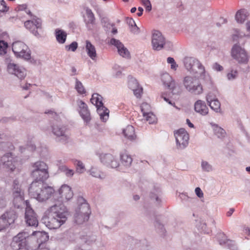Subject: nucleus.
Instances as JSON below:
<instances>
[{
	"mask_svg": "<svg viewBox=\"0 0 250 250\" xmlns=\"http://www.w3.org/2000/svg\"><path fill=\"white\" fill-rule=\"evenodd\" d=\"M67 33L65 31L60 29L55 30V36L57 42L61 44L64 43L66 39Z\"/></svg>",
	"mask_w": 250,
	"mask_h": 250,
	"instance_id": "32",
	"label": "nucleus"
},
{
	"mask_svg": "<svg viewBox=\"0 0 250 250\" xmlns=\"http://www.w3.org/2000/svg\"><path fill=\"white\" fill-rule=\"evenodd\" d=\"M185 68L189 72L196 75L201 79L210 81V78L205 71V67L196 59L192 57H186L184 60Z\"/></svg>",
	"mask_w": 250,
	"mask_h": 250,
	"instance_id": "3",
	"label": "nucleus"
},
{
	"mask_svg": "<svg viewBox=\"0 0 250 250\" xmlns=\"http://www.w3.org/2000/svg\"><path fill=\"white\" fill-rule=\"evenodd\" d=\"M7 70L9 73L15 75L20 79H23L26 74L24 68L14 63H9L8 64Z\"/></svg>",
	"mask_w": 250,
	"mask_h": 250,
	"instance_id": "16",
	"label": "nucleus"
},
{
	"mask_svg": "<svg viewBox=\"0 0 250 250\" xmlns=\"http://www.w3.org/2000/svg\"><path fill=\"white\" fill-rule=\"evenodd\" d=\"M182 84L188 92L194 95H200L203 92V86L201 83L197 82L196 76L187 75L183 77Z\"/></svg>",
	"mask_w": 250,
	"mask_h": 250,
	"instance_id": "5",
	"label": "nucleus"
},
{
	"mask_svg": "<svg viewBox=\"0 0 250 250\" xmlns=\"http://www.w3.org/2000/svg\"><path fill=\"white\" fill-rule=\"evenodd\" d=\"M31 176L34 179V181L42 182L49 177L48 170H32Z\"/></svg>",
	"mask_w": 250,
	"mask_h": 250,
	"instance_id": "23",
	"label": "nucleus"
},
{
	"mask_svg": "<svg viewBox=\"0 0 250 250\" xmlns=\"http://www.w3.org/2000/svg\"><path fill=\"white\" fill-rule=\"evenodd\" d=\"M33 235L36 236V241L40 246L41 244L47 241L49 238L47 233L43 231H36L33 233Z\"/></svg>",
	"mask_w": 250,
	"mask_h": 250,
	"instance_id": "30",
	"label": "nucleus"
},
{
	"mask_svg": "<svg viewBox=\"0 0 250 250\" xmlns=\"http://www.w3.org/2000/svg\"><path fill=\"white\" fill-rule=\"evenodd\" d=\"M151 43L153 50L159 51L164 47L166 40L160 32L155 31L152 34Z\"/></svg>",
	"mask_w": 250,
	"mask_h": 250,
	"instance_id": "12",
	"label": "nucleus"
},
{
	"mask_svg": "<svg viewBox=\"0 0 250 250\" xmlns=\"http://www.w3.org/2000/svg\"><path fill=\"white\" fill-rule=\"evenodd\" d=\"M97 108L98 113L99 114L100 117L101 116L102 113H103V112H104V109H108L107 108L104 106V105H101L100 106H98L97 107Z\"/></svg>",
	"mask_w": 250,
	"mask_h": 250,
	"instance_id": "60",
	"label": "nucleus"
},
{
	"mask_svg": "<svg viewBox=\"0 0 250 250\" xmlns=\"http://www.w3.org/2000/svg\"><path fill=\"white\" fill-rule=\"evenodd\" d=\"M24 26L36 36H39L40 34L38 31L41 29L42 21L40 19L36 16H33L31 20H28L24 22Z\"/></svg>",
	"mask_w": 250,
	"mask_h": 250,
	"instance_id": "14",
	"label": "nucleus"
},
{
	"mask_svg": "<svg viewBox=\"0 0 250 250\" xmlns=\"http://www.w3.org/2000/svg\"><path fill=\"white\" fill-rule=\"evenodd\" d=\"M7 204L6 200L4 197H0V208H3L6 207Z\"/></svg>",
	"mask_w": 250,
	"mask_h": 250,
	"instance_id": "61",
	"label": "nucleus"
},
{
	"mask_svg": "<svg viewBox=\"0 0 250 250\" xmlns=\"http://www.w3.org/2000/svg\"><path fill=\"white\" fill-rule=\"evenodd\" d=\"M146 117V120L149 123V124H153L156 122V118L155 116L152 113H148V114H146V116H144Z\"/></svg>",
	"mask_w": 250,
	"mask_h": 250,
	"instance_id": "46",
	"label": "nucleus"
},
{
	"mask_svg": "<svg viewBox=\"0 0 250 250\" xmlns=\"http://www.w3.org/2000/svg\"><path fill=\"white\" fill-rule=\"evenodd\" d=\"M210 108L215 112L221 113V104L219 100L217 99L208 103Z\"/></svg>",
	"mask_w": 250,
	"mask_h": 250,
	"instance_id": "39",
	"label": "nucleus"
},
{
	"mask_svg": "<svg viewBox=\"0 0 250 250\" xmlns=\"http://www.w3.org/2000/svg\"><path fill=\"white\" fill-rule=\"evenodd\" d=\"M115 23L110 22H105L104 26L105 28L106 32L112 30V28L115 26Z\"/></svg>",
	"mask_w": 250,
	"mask_h": 250,
	"instance_id": "56",
	"label": "nucleus"
},
{
	"mask_svg": "<svg viewBox=\"0 0 250 250\" xmlns=\"http://www.w3.org/2000/svg\"><path fill=\"white\" fill-rule=\"evenodd\" d=\"M231 56L238 63L247 64L249 62L248 53L244 48L236 43L231 50Z\"/></svg>",
	"mask_w": 250,
	"mask_h": 250,
	"instance_id": "6",
	"label": "nucleus"
},
{
	"mask_svg": "<svg viewBox=\"0 0 250 250\" xmlns=\"http://www.w3.org/2000/svg\"><path fill=\"white\" fill-rule=\"evenodd\" d=\"M8 10V7L6 5L5 2L4 0H0V11L5 12Z\"/></svg>",
	"mask_w": 250,
	"mask_h": 250,
	"instance_id": "55",
	"label": "nucleus"
},
{
	"mask_svg": "<svg viewBox=\"0 0 250 250\" xmlns=\"http://www.w3.org/2000/svg\"><path fill=\"white\" fill-rule=\"evenodd\" d=\"M214 134L217 136L218 138H222L225 136L226 132L222 128L215 125L213 128Z\"/></svg>",
	"mask_w": 250,
	"mask_h": 250,
	"instance_id": "43",
	"label": "nucleus"
},
{
	"mask_svg": "<svg viewBox=\"0 0 250 250\" xmlns=\"http://www.w3.org/2000/svg\"><path fill=\"white\" fill-rule=\"evenodd\" d=\"M89 217L87 215H83L82 213H75L74 214L75 221L78 224H82L87 221L89 219Z\"/></svg>",
	"mask_w": 250,
	"mask_h": 250,
	"instance_id": "37",
	"label": "nucleus"
},
{
	"mask_svg": "<svg viewBox=\"0 0 250 250\" xmlns=\"http://www.w3.org/2000/svg\"><path fill=\"white\" fill-rule=\"evenodd\" d=\"M194 110L197 113L203 116L207 115L208 112V108L205 102L201 100H198L195 103Z\"/></svg>",
	"mask_w": 250,
	"mask_h": 250,
	"instance_id": "24",
	"label": "nucleus"
},
{
	"mask_svg": "<svg viewBox=\"0 0 250 250\" xmlns=\"http://www.w3.org/2000/svg\"><path fill=\"white\" fill-rule=\"evenodd\" d=\"M78 206L76 209L75 213H82L83 215H87L89 216L90 213L89 206L83 197H79L78 199Z\"/></svg>",
	"mask_w": 250,
	"mask_h": 250,
	"instance_id": "19",
	"label": "nucleus"
},
{
	"mask_svg": "<svg viewBox=\"0 0 250 250\" xmlns=\"http://www.w3.org/2000/svg\"><path fill=\"white\" fill-rule=\"evenodd\" d=\"M78 48V43L76 42H72L70 45H65V48L66 50L69 51H71L74 52Z\"/></svg>",
	"mask_w": 250,
	"mask_h": 250,
	"instance_id": "48",
	"label": "nucleus"
},
{
	"mask_svg": "<svg viewBox=\"0 0 250 250\" xmlns=\"http://www.w3.org/2000/svg\"><path fill=\"white\" fill-rule=\"evenodd\" d=\"M12 50L17 57L25 60L30 59V50L28 47L21 41L15 42L12 44Z\"/></svg>",
	"mask_w": 250,
	"mask_h": 250,
	"instance_id": "7",
	"label": "nucleus"
},
{
	"mask_svg": "<svg viewBox=\"0 0 250 250\" xmlns=\"http://www.w3.org/2000/svg\"><path fill=\"white\" fill-rule=\"evenodd\" d=\"M21 165V159L14 156L11 153H8L2 156L0 159V167L6 169L8 171L19 172Z\"/></svg>",
	"mask_w": 250,
	"mask_h": 250,
	"instance_id": "4",
	"label": "nucleus"
},
{
	"mask_svg": "<svg viewBox=\"0 0 250 250\" xmlns=\"http://www.w3.org/2000/svg\"><path fill=\"white\" fill-rule=\"evenodd\" d=\"M128 85L130 89H134L139 86L137 80L135 79L131 78L128 82Z\"/></svg>",
	"mask_w": 250,
	"mask_h": 250,
	"instance_id": "49",
	"label": "nucleus"
},
{
	"mask_svg": "<svg viewBox=\"0 0 250 250\" xmlns=\"http://www.w3.org/2000/svg\"><path fill=\"white\" fill-rule=\"evenodd\" d=\"M201 166L203 171L207 172H211L213 170L212 166L206 161H202Z\"/></svg>",
	"mask_w": 250,
	"mask_h": 250,
	"instance_id": "42",
	"label": "nucleus"
},
{
	"mask_svg": "<svg viewBox=\"0 0 250 250\" xmlns=\"http://www.w3.org/2000/svg\"><path fill=\"white\" fill-rule=\"evenodd\" d=\"M30 60V62L34 64H41V62L40 60L35 59L34 58H31L29 59Z\"/></svg>",
	"mask_w": 250,
	"mask_h": 250,
	"instance_id": "64",
	"label": "nucleus"
},
{
	"mask_svg": "<svg viewBox=\"0 0 250 250\" xmlns=\"http://www.w3.org/2000/svg\"><path fill=\"white\" fill-rule=\"evenodd\" d=\"M75 88L79 94H82L85 93V90L82 83L76 79Z\"/></svg>",
	"mask_w": 250,
	"mask_h": 250,
	"instance_id": "45",
	"label": "nucleus"
},
{
	"mask_svg": "<svg viewBox=\"0 0 250 250\" xmlns=\"http://www.w3.org/2000/svg\"><path fill=\"white\" fill-rule=\"evenodd\" d=\"M32 170H48V166L42 161H37L32 165Z\"/></svg>",
	"mask_w": 250,
	"mask_h": 250,
	"instance_id": "36",
	"label": "nucleus"
},
{
	"mask_svg": "<svg viewBox=\"0 0 250 250\" xmlns=\"http://www.w3.org/2000/svg\"><path fill=\"white\" fill-rule=\"evenodd\" d=\"M81 239L85 243L89 245H95L99 246L102 245L101 239H98L96 235L93 234L82 236Z\"/></svg>",
	"mask_w": 250,
	"mask_h": 250,
	"instance_id": "25",
	"label": "nucleus"
},
{
	"mask_svg": "<svg viewBox=\"0 0 250 250\" xmlns=\"http://www.w3.org/2000/svg\"><path fill=\"white\" fill-rule=\"evenodd\" d=\"M85 49L88 56L92 60H95L97 53L95 46L89 41H86Z\"/></svg>",
	"mask_w": 250,
	"mask_h": 250,
	"instance_id": "27",
	"label": "nucleus"
},
{
	"mask_svg": "<svg viewBox=\"0 0 250 250\" xmlns=\"http://www.w3.org/2000/svg\"><path fill=\"white\" fill-rule=\"evenodd\" d=\"M77 104L79 107V113L81 116L84 122L87 123H89L91 120V117L86 104L82 100H78Z\"/></svg>",
	"mask_w": 250,
	"mask_h": 250,
	"instance_id": "18",
	"label": "nucleus"
},
{
	"mask_svg": "<svg viewBox=\"0 0 250 250\" xmlns=\"http://www.w3.org/2000/svg\"><path fill=\"white\" fill-rule=\"evenodd\" d=\"M29 235V234L26 231L19 232L13 238L10 244L11 248L13 250L23 249L26 246V243L27 242V239Z\"/></svg>",
	"mask_w": 250,
	"mask_h": 250,
	"instance_id": "8",
	"label": "nucleus"
},
{
	"mask_svg": "<svg viewBox=\"0 0 250 250\" xmlns=\"http://www.w3.org/2000/svg\"><path fill=\"white\" fill-rule=\"evenodd\" d=\"M24 194V191L21 188L19 181L16 179L13 182V188L12 195Z\"/></svg>",
	"mask_w": 250,
	"mask_h": 250,
	"instance_id": "38",
	"label": "nucleus"
},
{
	"mask_svg": "<svg viewBox=\"0 0 250 250\" xmlns=\"http://www.w3.org/2000/svg\"><path fill=\"white\" fill-rule=\"evenodd\" d=\"M213 68L217 71H220L223 69V67L217 62L213 64Z\"/></svg>",
	"mask_w": 250,
	"mask_h": 250,
	"instance_id": "63",
	"label": "nucleus"
},
{
	"mask_svg": "<svg viewBox=\"0 0 250 250\" xmlns=\"http://www.w3.org/2000/svg\"><path fill=\"white\" fill-rule=\"evenodd\" d=\"M59 169L61 171L64 173L65 176L67 177L71 178L74 174V171L73 169L68 168L65 166H62L60 167Z\"/></svg>",
	"mask_w": 250,
	"mask_h": 250,
	"instance_id": "41",
	"label": "nucleus"
},
{
	"mask_svg": "<svg viewBox=\"0 0 250 250\" xmlns=\"http://www.w3.org/2000/svg\"><path fill=\"white\" fill-rule=\"evenodd\" d=\"M26 243V246L23 248L25 250H36L38 247H41L34 238L29 237Z\"/></svg>",
	"mask_w": 250,
	"mask_h": 250,
	"instance_id": "34",
	"label": "nucleus"
},
{
	"mask_svg": "<svg viewBox=\"0 0 250 250\" xmlns=\"http://www.w3.org/2000/svg\"><path fill=\"white\" fill-rule=\"evenodd\" d=\"M120 160L122 165L126 168L130 167L132 162L131 156L126 153L121 154Z\"/></svg>",
	"mask_w": 250,
	"mask_h": 250,
	"instance_id": "33",
	"label": "nucleus"
},
{
	"mask_svg": "<svg viewBox=\"0 0 250 250\" xmlns=\"http://www.w3.org/2000/svg\"><path fill=\"white\" fill-rule=\"evenodd\" d=\"M25 219L27 224L29 226H37L38 220L37 215L31 208L28 200L25 201Z\"/></svg>",
	"mask_w": 250,
	"mask_h": 250,
	"instance_id": "11",
	"label": "nucleus"
},
{
	"mask_svg": "<svg viewBox=\"0 0 250 250\" xmlns=\"http://www.w3.org/2000/svg\"><path fill=\"white\" fill-rule=\"evenodd\" d=\"M29 194L40 202H43L49 199L54 193V189L42 182L33 181L28 189Z\"/></svg>",
	"mask_w": 250,
	"mask_h": 250,
	"instance_id": "2",
	"label": "nucleus"
},
{
	"mask_svg": "<svg viewBox=\"0 0 250 250\" xmlns=\"http://www.w3.org/2000/svg\"><path fill=\"white\" fill-rule=\"evenodd\" d=\"M18 215L16 211L10 209L7 210L0 217L5 225V227L7 228L9 225L14 223L15 220L17 218Z\"/></svg>",
	"mask_w": 250,
	"mask_h": 250,
	"instance_id": "17",
	"label": "nucleus"
},
{
	"mask_svg": "<svg viewBox=\"0 0 250 250\" xmlns=\"http://www.w3.org/2000/svg\"><path fill=\"white\" fill-rule=\"evenodd\" d=\"M59 193L62 199L67 201L71 199L73 196V192L71 188L66 185H63L61 187L59 190Z\"/></svg>",
	"mask_w": 250,
	"mask_h": 250,
	"instance_id": "21",
	"label": "nucleus"
},
{
	"mask_svg": "<svg viewBox=\"0 0 250 250\" xmlns=\"http://www.w3.org/2000/svg\"><path fill=\"white\" fill-rule=\"evenodd\" d=\"M237 71L236 70H231L230 72H229L227 74L228 79L229 80H233L235 79L237 77Z\"/></svg>",
	"mask_w": 250,
	"mask_h": 250,
	"instance_id": "53",
	"label": "nucleus"
},
{
	"mask_svg": "<svg viewBox=\"0 0 250 250\" xmlns=\"http://www.w3.org/2000/svg\"><path fill=\"white\" fill-rule=\"evenodd\" d=\"M206 99L208 103L217 99V98H215L214 94L212 92L208 93L206 96Z\"/></svg>",
	"mask_w": 250,
	"mask_h": 250,
	"instance_id": "54",
	"label": "nucleus"
},
{
	"mask_svg": "<svg viewBox=\"0 0 250 250\" xmlns=\"http://www.w3.org/2000/svg\"><path fill=\"white\" fill-rule=\"evenodd\" d=\"M101 162L107 167L116 168L119 167V162L114 156L109 153L101 154L99 156Z\"/></svg>",
	"mask_w": 250,
	"mask_h": 250,
	"instance_id": "13",
	"label": "nucleus"
},
{
	"mask_svg": "<svg viewBox=\"0 0 250 250\" xmlns=\"http://www.w3.org/2000/svg\"><path fill=\"white\" fill-rule=\"evenodd\" d=\"M130 32L135 35H137L140 32V29L136 24L133 25L129 28Z\"/></svg>",
	"mask_w": 250,
	"mask_h": 250,
	"instance_id": "57",
	"label": "nucleus"
},
{
	"mask_svg": "<svg viewBox=\"0 0 250 250\" xmlns=\"http://www.w3.org/2000/svg\"><path fill=\"white\" fill-rule=\"evenodd\" d=\"M108 43L110 45L115 46L118 50L119 54L122 57L126 59L130 58L129 51L119 40L112 38L108 41Z\"/></svg>",
	"mask_w": 250,
	"mask_h": 250,
	"instance_id": "15",
	"label": "nucleus"
},
{
	"mask_svg": "<svg viewBox=\"0 0 250 250\" xmlns=\"http://www.w3.org/2000/svg\"><path fill=\"white\" fill-rule=\"evenodd\" d=\"M126 21L129 28L136 24L135 22L132 18H127L126 19Z\"/></svg>",
	"mask_w": 250,
	"mask_h": 250,
	"instance_id": "62",
	"label": "nucleus"
},
{
	"mask_svg": "<svg viewBox=\"0 0 250 250\" xmlns=\"http://www.w3.org/2000/svg\"><path fill=\"white\" fill-rule=\"evenodd\" d=\"M174 136L176 139V146L178 149H183L187 147L188 143L189 136L187 132L184 128H180L175 131Z\"/></svg>",
	"mask_w": 250,
	"mask_h": 250,
	"instance_id": "10",
	"label": "nucleus"
},
{
	"mask_svg": "<svg viewBox=\"0 0 250 250\" xmlns=\"http://www.w3.org/2000/svg\"><path fill=\"white\" fill-rule=\"evenodd\" d=\"M89 174L94 178L103 180L106 177V174L96 167H92L88 170Z\"/></svg>",
	"mask_w": 250,
	"mask_h": 250,
	"instance_id": "26",
	"label": "nucleus"
},
{
	"mask_svg": "<svg viewBox=\"0 0 250 250\" xmlns=\"http://www.w3.org/2000/svg\"><path fill=\"white\" fill-rule=\"evenodd\" d=\"M249 16V12L245 9L238 10L235 15V20L237 22L243 23Z\"/></svg>",
	"mask_w": 250,
	"mask_h": 250,
	"instance_id": "29",
	"label": "nucleus"
},
{
	"mask_svg": "<svg viewBox=\"0 0 250 250\" xmlns=\"http://www.w3.org/2000/svg\"><path fill=\"white\" fill-rule=\"evenodd\" d=\"M103 97L98 93H94L90 99L91 103L96 106V107L104 105L102 102Z\"/></svg>",
	"mask_w": 250,
	"mask_h": 250,
	"instance_id": "35",
	"label": "nucleus"
},
{
	"mask_svg": "<svg viewBox=\"0 0 250 250\" xmlns=\"http://www.w3.org/2000/svg\"><path fill=\"white\" fill-rule=\"evenodd\" d=\"M52 132L56 136V140L62 143H66L69 139L66 127L60 124H54L52 126Z\"/></svg>",
	"mask_w": 250,
	"mask_h": 250,
	"instance_id": "9",
	"label": "nucleus"
},
{
	"mask_svg": "<svg viewBox=\"0 0 250 250\" xmlns=\"http://www.w3.org/2000/svg\"><path fill=\"white\" fill-rule=\"evenodd\" d=\"M161 80L164 84L166 86L171 92L174 93V91L175 86V82L172 77L167 73H164L161 75Z\"/></svg>",
	"mask_w": 250,
	"mask_h": 250,
	"instance_id": "20",
	"label": "nucleus"
},
{
	"mask_svg": "<svg viewBox=\"0 0 250 250\" xmlns=\"http://www.w3.org/2000/svg\"><path fill=\"white\" fill-rule=\"evenodd\" d=\"M46 216L43 223L50 229H56L63 224L69 215L66 207L61 203H57L50 207L45 212Z\"/></svg>",
	"mask_w": 250,
	"mask_h": 250,
	"instance_id": "1",
	"label": "nucleus"
},
{
	"mask_svg": "<svg viewBox=\"0 0 250 250\" xmlns=\"http://www.w3.org/2000/svg\"><path fill=\"white\" fill-rule=\"evenodd\" d=\"M195 192L196 195L198 197H199V198L203 197V196H204L203 192H202V190L201 189V188H199V187L196 188L195 189Z\"/></svg>",
	"mask_w": 250,
	"mask_h": 250,
	"instance_id": "59",
	"label": "nucleus"
},
{
	"mask_svg": "<svg viewBox=\"0 0 250 250\" xmlns=\"http://www.w3.org/2000/svg\"><path fill=\"white\" fill-rule=\"evenodd\" d=\"M83 9L85 11V15L83 16L84 21L87 26L91 29V25L94 24L95 18L94 15L91 10L87 7H84Z\"/></svg>",
	"mask_w": 250,
	"mask_h": 250,
	"instance_id": "22",
	"label": "nucleus"
},
{
	"mask_svg": "<svg viewBox=\"0 0 250 250\" xmlns=\"http://www.w3.org/2000/svg\"><path fill=\"white\" fill-rule=\"evenodd\" d=\"M74 164L76 166V172L79 174H82L85 170V168L83 163L79 160H75Z\"/></svg>",
	"mask_w": 250,
	"mask_h": 250,
	"instance_id": "40",
	"label": "nucleus"
},
{
	"mask_svg": "<svg viewBox=\"0 0 250 250\" xmlns=\"http://www.w3.org/2000/svg\"><path fill=\"white\" fill-rule=\"evenodd\" d=\"M109 111L108 109H104V112L100 117L101 120L103 122H106L109 118Z\"/></svg>",
	"mask_w": 250,
	"mask_h": 250,
	"instance_id": "52",
	"label": "nucleus"
},
{
	"mask_svg": "<svg viewBox=\"0 0 250 250\" xmlns=\"http://www.w3.org/2000/svg\"><path fill=\"white\" fill-rule=\"evenodd\" d=\"M13 204L15 208H21L25 202L24 201V194L13 195Z\"/></svg>",
	"mask_w": 250,
	"mask_h": 250,
	"instance_id": "28",
	"label": "nucleus"
},
{
	"mask_svg": "<svg viewBox=\"0 0 250 250\" xmlns=\"http://www.w3.org/2000/svg\"><path fill=\"white\" fill-rule=\"evenodd\" d=\"M167 62L168 63L171 64V69L173 70H176L177 68L178 67V65L176 64V62H175V60L173 58L171 57H168L167 59Z\"/></svg>",
	"mask_w": 250,
	"mask_h": 250,
	"instance_id": "50",
	"label": "nucleus"
},
{
	"mask_svg": "<svg viewBox=\"0 0 250 250\" xmlns=\"http://www.w3.org/2000/svg\"><path fill=\"white\" fill-rule=\"evenodd\" d=\"M7 47V42L3 41H0V55H4L6 53Z\"/></svg>",
	"mask_w": 250,
	"mask_h": 250,
	"instance_id": "47",
	"label": "nucleus"
},
{
	"mask_svg": "<svg viewBox=\"0 0 250 250\" xmlns=\"http://www.w3.org/2000/svg\"><path fill=\"white\" fill-rule=\"evenodd\" d=\"M143 4L146 7V10L151 11L152 9L151 4L149 0H140Z\"/></svg>",
	"mask_w": 250,
	"mask_h": 250,
	"instance_id": "51",
	"label": "nucleus"
},
{
	"mask_svg": "<svg viewBox=\"0 0 250 250\" xmlns=\"http://www.w3.org/2000/svg\"><path fill=\"white\" fill-rule=\"evenodd\" d=\"M123 132L124 136L129 140H133L136 138L134 127L132 125H128L123 129Z\"/></svg>",
	"mask_w": 250,
	"mask_h": 250,
	"instance_id": "31",
	"label": "nucleus"
},
{
	"mask_svg": "<svg viewBox=\"0 0 250 250\" xmlns=\"http://www.w3.org/2000/svg\"><path fill=\"white\" fill-rule=\"evenodd\" d=\"M132 90L133 91L134 94L137 98L140 97L143 90L142 88H140L138 86V87Z\"/></svg>",
	"mask_w": 250,
	"mask_h": 250,
	"instance_id": "58",
	"label": "nucleus"
},
{
	"mask_svg": "<svg viewBox=\"0 0 250 250\" xmlns=\"http://www.w3.org/2000/svg\"><path fill=\"white\" fill-rule=\"evenodd\" d=\"M141 108L143 116H146V114L151 112L150 105L146 103H143L141 106Z\"/></svg>",
	"mask_w": 250,
	"mask_h": 250,
	"instance_id": "44",
	"label": "nucleus"
}]
</instances>
